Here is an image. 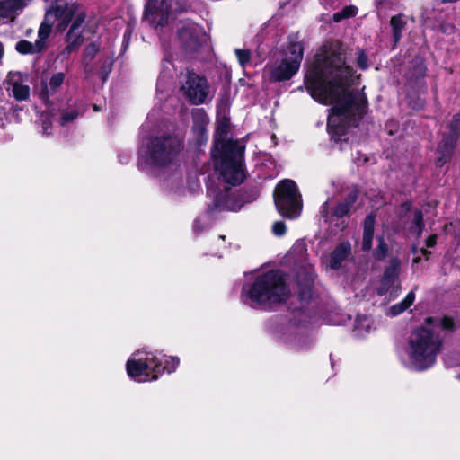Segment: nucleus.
<instances>
[{"instance_id": "28", "label": "nucleus", "mask_w": 460, "mask_h": 460, "mask_svg": "<svg viewBox=\"0 0 460 460\" xmlns=\"http://www.w3.org/2000/svg\"><path fill=\"white\" fill-rule=\"evenodd\" d=\"M390 25L392 28L394 42L397 43L401 40L402 31H404L406 26L404 14L399 13L397 15L393 16L390 20Z\"/></svg>"}, {"instance_id": "23", "label": "nucleus", "mask_w": 460, "mask_h": 460, "mask_svg": "<svg viewBox=\"0 0 460 460\" xmlns=\"http://www.w3.org/2000/svg\"><path fill=\"white\" fill-rule=\"evenodd\" d=\"M280 340L296 350L305 349L310 344V339L307 335L304 334L300 331H295L293 329H289L288 332L284 333L280 337Z\"/></svg>"}, {"instance_id": "25", "label": "nucleus", "mask_w": 460, "mask_h": 460, "mask_svg": "<svg viewBox=\"0 0 460 460\" xmlns=\"http://www.w3.org/2000/svg\"><path fill=\"white\" fill-rule=\"evenodd\" d=\"M375 217L373 215L366 217L363 225V235L361 249L364 252H369L372 249L374 239Z\"/></svg>"}, {"instance_id": "10", "label": "nucleus", "mask_w": 460, "mask_h": 460, "mask_svg": "<svg viewBox=\"0 0 460 460\" xmlns=\"http://www.w3.org/2000/svg\"><path fill=\"white\" fill-rule=\"evenodd\" d=\"M49 4L46 9L45 19L47 22L49 13L54 16L52 21H49V27L55 28L58 31H64L70 23L73 14L81 10L82 7L75 3H66L65 0H44Z\"/></svg>"}, {"instance_id": "17", "label": "nucleus", "mask_w": 460, "mask_h": 460, "mask_svg": "<svg viewBox=\"0 0 460 460\" xmlns=\"http://www.w3.org/2000/svg\"><path fill=\"white\" fill-rule=\"evenodd\" d=\"M459 126L460 115L456 114L454 116L450 125V137L439 146L438 152L441 154V156L437 159V164L438 166L444 165L448 161L453 150L454 142L457 137Z\"/></svg>"}, {"instance_id": "3", "label": "nucleus", "mask_w": 460, "mask_h": 460, "mask_svg": "<svg viewBox=\"0 0 460 460\" xmlns=\"http://www.w3.org/2000/svg\"><path fill=\"white\" fill-rule=\"evenodd\" d=\"M454 320L450 317H429L426 325L415 329L410 335L403 358L410 367L422 371L432 367L441 348L438 331L452 332Z\"/></svg>"}, {"instance_id": "46", "label": "nucleus", "mask_w": 460, "mask_h": 460, "mask_svg": "<svg viewBox=\"0 0 460 460\" xmlns=\"http://www.w3.org/2000/svg\"><path fill=\"white\" fill-rule=\"evenodd\" d=\"M328 208H329V201H326L323 205V208H322V210H321V213H322L323 217H327L328 216Z\"/></svg>"}, {"instance_id": "50", "label": "nucleus", "mask_w": 460, "mask_h": 460, "mask_svg": "<svg viewBox=\"0 0 460 460\" xmlns=\"http://www.w3.org/2000/svg\"><path fill=\"white\" fill-rule=\"evenodd\" d=\"M381 4H382V3H381V2H379V3H378V4H377V9H378V10H379V8H380Z\"/></svg>"}, {"instance_id": "43", "label": "nucleus", "mask_w": 460, "mask_h": 460, "mask_svg": "<svg viewBox=\"0 0 460 460\" xmlns=\"http://www.w3.org/2000/svg\"><path fill=\"white\" fill-rule=\"evenodd\" d=\"M76 48L77 46L72 44L71 42H67V45L61 52V55L64 57H68Z\"/></svg>"}, {"instance_id": "37", "label": "nucleus", "mask_w": 460, "mask_h": 460, "mask_svg": "<svg viewBox=\"0 0 460 460\" xmlns=\"http://www.w3.org/2000/svg\"><path fill=\"white\" fill-rule=\"evenodd\" d=\"M423 229V216L419 210L415 211L414 214V231L418 236L420 235Z\"/></svg>"}, {"instance_id": "1", "label": "nucleus", "mask_w": 460, "mask_h": 460, "mask_svg": "<svg viewBox=\"0 0 460 460\" xmlns=\"http://www.w3.org/2000/svg\"><path fill=\"white\" fill-rule=\"evenodd\" d=\"M352 68L346 64L340 42L324 45L315 55L304 79L307 93L316 102L332 105L328 116V131L338 142L351 127L358 126L366 111L367 99L352 88Z\"/></svg>"}, {"instance_id": "9", "label": "nucleus", "mask_w": 460, "mask_h": 460, "mask_svg": "<svg viewBox=\"0 0 460 460\" xmlns=\"http://www.w3.org/2000/svg\"><path fill=\"white\" fill-rule=\"evenodd\" d=\"M289 261H294L302 270L297 273V281L301 286L299 296L301 300L306 301L311 298V287L314 282V270L311 263L307 261V247L304 241L295 243L287 255Z\"/></svg>"}, {"instance_id": "48", "label": "nucleus", "mask_w": 460, "mask_h": 460, "mask_svg": "<svg viewBox=\"0 0 460 460\" xmlns=\"http://www.w3.org/2000/svg\"><path fill=\"white\" fill-rule=\"evenodd\" d=\"M419 260H420V258L418 257V258H415V259L413 260V261H414L415 263H417V262L419 261Z\"/></svg>"}, {"instance_id": "19", "label": "nucleus", "mask_w": 460, "mask_h": 460, "mask_svg": "<svg viewBox=\"0 0 460 460\" xmlns=\"http://www.w3.org/2000/svg\"><path fill=\"white\" fill-rule=\"evenodd\" d=\"M31 0H0V20L13 22Z\"/></svg>"}, {"instance_id": "38", "label": "nucleus", "mask_w": 460, "mask_h": 460, "mask_svg": "<svg viewBox=\"0 0 460 460\" xmlns=\"http://www.w3.org/2000/svg\"><path fill=\"white\" fill-rule=\"evenodd\" d=\"M349 210V203H340L335 207L334 215L337 217H344Z\"/></svg>"}, {"instance_id": "31", "label": "nucleus", "mask_w": 460, "mask_h": 460, "mask_svg": "<svg viewBox=\"0 0 460 460\" xmlns=\"http://www.w3.org/2000/svg\"><path fill=\"white\" fill-rule=\"evenodd\" d=\"M98 64H100V71L99 75L102 81H105L111 71V67L113 65L112 57H105L100 58L98 59Z\"/></svg>"}, {"instance_id": "42", "label": "nucleus", "mask_w": 460, "mask_h": 460, "mask_svg": "<svg viewBox=\"0 0 460 460\" xmlns=\"http://www.w3.org/2000/svg\"><path fill=\"white\" fill-rule=\"evenodd\" d=\"M7 120V109L4 105H0V127L4 125Z\"/></svg>"}, {"instance_id": "30", "label": "nucleus", "mask_w": 460, "mask_h": 460, "mask_svg": "<svg viewBox=\"0 0 460 460\" xmlns=\"http://www.w3.org/2000/svg\"><path fill=\"white\" fill-rule=\"evenodd\" d=\"M171 66H173L170 61H168V60L164 61L163 69H162L161 75H160V76L158 78V82H157V90L158 91L162 92L164 90L163 88H164V83L172 76Z\"/></svg>"}, {"instance_id": "24", "label": "nucleus", "mask_w": 460, "mask_h": 460, "mask_svg": "<svg viewBox=\"0 0 460 460\" xmlns=\"http://www.w3.org/2000/svg\"><path fill=\"white\" fill-rule=\"evenodd\" d=\"M350 243L348 241L342 242L328 256V259L326 261L327 265L333 270L339 269L342 261L346 260L347 257L350 254Z\"/></svg>"}, {"instance_id": "20", "label": "nucleus", "mask_w": 460, "mask_h": 460, "mask_svg": "<svg viewBox=\"0 0 460 460\" xmlns=\"http://www.w3.org/2000/svg\"><path fill=\"white\" fill-rule=\"evenodd\" d=\"M192 131L196 137V144L200 146L208 140L206 127L208 123V117L201 109H197L193 112Z\"/></svg>"}, {"instance_id": "7", "label": "nucleus", "mask_w": 460, "mask_h": 460, "mask_svg": "<svg viewBox=\"0 0 460 460\" xmlns=\"http://www.w3.org/2000/svg\"><path fill=\"white\" fill-rule=\"evenodd\" d=\"M303 57L302 43L289 41L280 51L273 54L264 72L270 82L288 81L298 72Z\"/></svg>"}, {"instance_id": "14", "label": "nucleus", "mask_w": 460, "mask_h": 460, "mask_svg": "<svg viewBox=\"0 0 460 460\" xmlns=\"http://www.w3.org/2000/svg\"><path fill=\"white\" fill-rule=\"evenodd\" d=\"M54 16L49 13L47 22H42L38 31V39L35 42H31L25 40H20L15 45V49L22 55L37 54L41 52L46 48V41L51 32V28L49 27V22L52 21Z\"/></svg>"}, {"instance_id": "39", "label": "nucleus", "mask_w": 460, "mask_h": 460, "mask_svg": "<svg viewBox=\"0 0 460 460\" xmlns=\"http://www.w3.org/2000/svg\"><path fill=\"white\" fill-rule=\"evenodd\" d=\"M287 227L284 222L277 221L272 226V232L277 236H281L286 233Z\"/></svg>"}, {"instance_id": "27", "label": "nucleus", "mask_w": 460, "mask_h": 460, "mask_svg": "<svg viewBox=\"0 0 460 460\" xmlns=\"http://www.w3.org/2000/svg\"><path fill=\"white\" fill-rule=\"evenodd\" d=\"M374 329L373 321L366 315L358 316L355 321V335L363 337Z\"/></svg>"}, {"instance_id": "26", "label": "nucleus", "mask_w": 460, "mask_h": 460, "mask_svg": "<svg viewBox=\"0 0 460 460\" xmlns=\"http://www.w3.org/2000/svg\"><path fill=\"white\" fill-rule=\"evenodd\" d=\"M98 52L99 46L96 43H91L87 45L84 49L82 65L84 66V73L89 75H92L95 70V67L93 65V61Z\"/></svg>"}, {"instance_id": "29", "label": "nucleus", "mask_w": 460, "mask_h": 460, "mask_svg": "<svg viewBox=\"0 0 460 460\" xmlns=\"http://www.w3.org/2000/svg\"><path fill=\"white\" fill-rule=\"evenodd\" d=\"M414 300H415V292H414V290H411V292L408 293L406 297L401 303L394 305L390 308L389 314L392 316H396V315L402 314V312H404L407 308H409L413 304Z\"/></svg>"}, {"instance_id": "22", "label": "nucleus", "mask_w": 460, "mask_h": 460, "mask_svg": "<svg viewBox=\"0 0 460 460\" xmlns=\"http://www.w3.org/2000/svg\"><path fill=\"white\" fill-rule=\"evenodd\" d=\"M65 74L63 72H56L50 75L48 80H41V93L40 97L46 102L50 95L56 93L65 81Z\"/></svg>"}, {"instance_id": "45", "label": "nucleus", "mask_w": 460, "mask_h": 460, "mask_svg": "<svg viewBox=\"0 0 460 460\" xmlns=\"http://www.w3.org/2000/svg\"><path fill=\"white\" fill-rule=\"evenodd\" d=\"M436 243H437V235L432 234L427 239L426 245H427V247L431 248L436 244Z\"/></svg>"}, {"instance_id": "33", "label": "nucleus", "mask_w": 460, "mask_h": 460, "mask_svg": "<svg viewBox=\"0 0 460 460\" xmlns=\"http://www.w3.org/2000/svg\"><path fill=\"white\" fill-rule=\"evenodd\" d=\"M42 135L49 136L51 134L52 115L49 111H43L40 117Z\"/></svg>"}, {"instance_id": "49", "label": "nucleus", "mask_w": 460, "mask_h": 460, "mask_svg": "<svg viewBox=\"0 0 460 460\" xmlns=\"http://www.w3.org/2000/svg\"><path fill=\"white\" fill-rule=\"evenodd\" d=\"M421 252H422V254H427V252L424 249H421Z\"/></svg>"}, {"instance_id": "6", "label": "nucleus", "mask_w": 460, "mask_h": 460, "mask_svg": "<svg viewBox=\"0 0 460 460\" xmlns=\"http://www.w3.org/2000/svg\"><path fill=\"white\" fill-rule=\"evenodd\" d=\"M179 364L178 357H166L158 351L140 349L128 358L126 371L134 381L145 383L157 380L164 372H174Z\"/></svg>"}, {"instance_id": "47", "label": "nucleus", "mask_w": 460, "mask_h": 460, "mask_svg": "<svg viewBox=\"0 0 460 460\" xmlns=\"http://www.w3.org/2000/svg\"><path fill=\"white\" fill-rule=\"evenodd\" d=\"M119 161H120V163H122V164H126V163H128V158L127 156L122 157L121 155H119Z\"/></svg>"}, {"instance_id": "18", "label": "nucleus", "mask_w": 460, "mask_h": 460, "mask_svg": "<svg viewBox=\"0 0 460 460\" xmlns=\"http://www.w3.org/2000/svg\"><path fill=\"white\" fill-rule=\"evenodd\" d=\"M243 205V202L235 197L230 189H225L215 196L214 209L217 211H237Z\"/></svg>"}, {"instance_id": "52", "label": "nucleus", "mask_w": 460, "mask_h": 460, "mask_svg": "<svg viewBox=\"0 0 460 460\" xmlns=\"http://www.w3.org/2000/svg\"><path fill=\"white\" fill-rule=\"evenodd\" d=\"M458 378L460 379V374L458 375Z\"/></svg>"}, {"instance_id": "36", "label": "nucleus", "mask_w": 460, "mask_h": 460, "mask_svg": "<svg viewBox=\"0 0 460 460\" xmlns=\"http://www.w3.org/2000/svg\"><path fill=\"white\" fill-rule=\"evenodd\" d=\"M237 60L240 66L244 68L249 63L251 59V52L248 49H236L234 50Z\"/></svg>"}, {"instance_id": "35", "label": "nucleus", "mask_w": 460, "mask_h": 460, "mask_svg": "<svg viewBox=\"0 0 460 460\" xmlns=\"http://www.w3.org/2000/svg\"><path fill=\"white\" fill-rule=\"evenodd\" d=\"M377 247L374 250L373 255L377 260H382L386 256L388 247L386 243L385 242L384 237L379 236L377 237Z\"/></svg>"}, {"instance_id": "41", "label": "nucleus", "mask_w": 460, "mask_h": 460, "mask_svg": "<svg viewBox=\"0 0 460 460\" xmlns=\"http://www.w3.org/2000/svg\"><path fill=\"white\" fill-rule=\"evenodd\" d=\"M358 65L361 69L367 67V58L364 53H360L358 58Z\"/></svg>"}, {"instance_id": "32", "label": "nucleus", "mask_w": 460, "mask_h": 460, "mask_svg": "<svg viewBox=\"0 0 460 460\" xmlns=\"http://www.w3.org/2000/svg\"><path fill=\"white\" fill-rule=\"evenodd\" d=\"M358 13V8L354 5L345 6L341 11L333 14L332 19L335 22H340L344 19L354 17Z\"/></svg>"}, {"instance_id": "40", "label": "nucleus", "mask_w": 460, "mask_h": 460, "mask_svg": "<svg viewBox=\"0 0 460 460\" xmlns=\"http://www.w3.org/2000/svg\"><path fill=\"white\" fill-rule=\"evenodd\" d=\"M345 0H322V4L325 8H332L336 9L340 7V5L344 2Z\"/></svg>"}, {"instance_id": "21", "label": "nucleus", "mask_w": 460, "mask_h": 460, "mask_svg": "<svg viewBox=\"0 0 460 460\" xmlns=\"http://www.w3.org/2000/svg\"><path fill=\"white\" fill-rule=\"evenodd\" d=\"M85 14L83 9L76 12V13L73 14V18L70 22H72L71 27L66 35V42H71L72 44L79 47L84 39L82 35L81 26L84 22Z\"/></svg>"}, {"instance_id": "16", "label": "nucleus", "mask_w": 460, "mask_h": 460, "mask_svg": "<svg viewBox=\"0 0 460 460\" xmlns=\"http://www.w3.org/2000/svg\"><path fill=\"white\" fill-rule=\"evenodd\" d=\"M401 262L397 259L390 261L388 267L385 269L382 279L381 287L378 288V295L383 296L387 293L390 296H395L401 289V285L398 281L400 273Z\"/></svg>"}, {"instance_id": "4", "label": "nucleus", "mask_w": 460, "mask_h": 460, "mask_svg": "<svg viewBox=\"0 0 460 460\" xmlns=\"http://www.w3.org/2000/svg\"><path fill=\"white\" fill-rule=\"evenodd\" d=\"M289 295L284 275L279 270H270L243 286L241 300L252 308L270 310L286 302Z\"/></svg>"}, {"instance_id": "13", "label": "nucleus", "mask_w": 460, "mask_h": 460, "mask_svg": "<svg viewBox=\"0 0 460 460\" xmlns=\"http://www.w3.org/2000/svg\"><path fill=\"white\" fill-rule=\"evenodd\" d=\"M178 37L184 49L188 51H196L208 42V35L198 24L190 22H181L178 28Z\"/></svg>"}, {"instance_id": "2", "label": "nucleus", "mask_w": 460, "mask_h": 460, "mask_svg": "<svg viewBox=\"0 0 460 460\" xmlns=\"http://www.w3.org/2000/svg\"><path fill=\"white\" fill-rule=\"evenodd\" d=\"M182 143L176 137H152L141 144L137 167L144 173L158 179L167 190H177L182 183L180 169Z\"/></svg>"}, {"instance_id": "12", "label": "nucleus", "mask_w": 460, "mask_h": 460, "mask_svg": "<svg viewBox=\"0 0 460 460\" xmlns=\"http://www.w3.org/2000/svg\"><path fill=\"white\" fill-rule=\"evenodd\" d=\"M181 92L193 104L203 103L208 95V84L204 77L187 72L184 75Z\"/></svg>"}, {"instance_id": "51", "label": "nucleus", "mask_w": 460, "mask_h": 460, "mask_svg": "<svg viewBox=\"0 0 460 460\" xmlns=\"http://www.w3.org/2000/svg\"><path fill=\"white\" fill-rule=\"evenodd\" d=\"M448 28L452 31L454 29L453 26H448Z\"/></svg>"}, {"instance_id": "8", "label": "nucleus", "mask_w": 460, "mask_h": 460, "mask_svg": "<svg viewBox=\"0 0 460 460\" xmlns=\"http://www.w3.org/2000/svg\"><path fill=\"white\" fill-rule=\"evenodd\" d=\"M278 211L288 218H296L302 211V199L296 184L291 180L280 181L274 193Z\"/></svg>"}, {"instance_id": "5", "label": "nucleus", "mask_w": 460, "mask_h": 460, "mask_svg": "<svg viewBox=\"0 0 460 460\" xmlns=\"http://www.w3.org/2000/svg\"><path fill=\"white\" fill-rule=\"evenodd\" d=\"M226 122L218 123L215 139V150L213 156L217 159L216 168L224 180L232 184L237 185L243 182L245 178L243 157L244 146L237 141L223 142L226 134Z\"/></svg>"}, {"instance_id": "34", "label": "nucleus", "mask_w": 460, "mask_h": 460, "mask_svg": "<svg viewBox=\"0 0 460 460\" xmlns=\"http://www.w3.org/2000/svg\"><path fill=\"white\" fill-rule=\"evenodd\" d=\"M79 115V111L75 108H68L63 110L60 117V124L66 126L74 121Z\"/></svg>"}, {"instance_id": "44", "label": "nucleus", "mask_w": 460, "mask_h": 460, "mask_svg": "<svg viewBox=\"0 0 460 460\" xmlns=\"http://www.w3.org/2000/svg\"><path fill=\"white\" fill-rule=\"evenodd\" d=\"M205 228V224L201 221L200 218H198L194 221L193 230L195 233H200Z\"/></svg>"}, {"instance_id": "15", "label": "nucleus", "mask_w": 460, "mask_h": 460, "mask_svg": "<svg viewBox=\"0 0 460 460\" xmlns=\"http://www.w3.org/2000/svg\"><path fill=\"white\" fill-rule=\"evenodd\" d=\"M4 85L8 94L16 101H25L30 97L31 89L28 84V76L21 72L8 73Z\"/></svg>"}, {"instance_id": "11", "label": "nucleus", "mask_w": 460, "mask_h": 460, "mask_svg": "<svg viewBox=\"0 0 460 460\" xmlns=\"http://www.w3.org/2000/svg\"><path fill=\"white\" fill-rule=\"evenodd\" d=\"M174 0H146L143 19L155 29L165 27L173 19Z\"/></svg>"}]
</instances>
